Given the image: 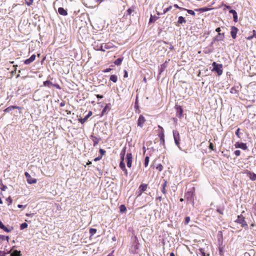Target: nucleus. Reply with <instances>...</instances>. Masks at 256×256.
Instances as JSON below:
<instances>
[{"instance_id": "nucleus-40", "label": "nucleus", "mask_w": 256, "mask_h": 256, "mask_svg": "<svg viewBox=\"0 0 256 256\" xmlns=\"http://www.w3.org/2000/svg\"><path fill=\"white\" fill-rule=\"evenodd\" d=\"M156 168L159 172H161L163 170V166L161 164H158L156 167Z\"/></svg>"}, {"instance_id": "nucleus-19", "label": "nucleus", "mask_w": 256, "mask_h": 256, "mask_svg": "<svg viewBox=\"0 0 256 256\" xmlns=\"http://www.w3.org/2000/svg\"><path fill=\"white\" fill-rule=\"evenodd\" d=\"M58 12L62 16H66L68 14V12L63 8H58Z\"/></svg>"}, {"instance_id": "nucleus-20", "label": "nucleus", "mask_w": 256, "mask_h": 256, "mask_svg": "<svg viewBox=\"0 0 256 256\" xmlns=\"http://www.w3.org/2000/svg\"><path fill=\"white\" fill-rule=\"evenodd\" d=\"M90 137H91V138H92V140L94 142V144H93L94 146H96L98 144L99 142L100 139V138L95 137L93 135H92L90 136Z\"/></svg>"}, {"instance_id": "nucleus-61", "label": "nucleus", "mask_w": 256, "mask_h": 256, "mask_svg": "<svg viewBox=\"0 0 256 256\" xmlns=\"http://www.w3.org/2000/svg\"><path fill=\"white\" fill-rule=\"evenodd\" d=\"M18 208H26V206H23V205H22V204H18Z\"/></svg>"}, {"instance_id": "nucleus-7", "label": "nucleus", "mask_w": 256, "mask_h": 256, "mask_svg": "<svg viewBox=\"0 0 256 256\" xmlns=\"http://www.w3.org/2000/svg\"><path fill=\"white\" fill-rule=\"evenodd\" d=\"M127 166L129 168L132 167V156L131 153H128L126 158Z\"/></svg>"}, {"instance_id": "nucleus-60", "label": "nucleus", "mask_w": 256, "mask_h": 256, "mask_svg": "<svg viewBox=\"0 0 256 256\" xmlns=\"http://www.w3.org/2000/svg\"><path fill=\"white\" fill-rule=\"evenodd\" d=\"M30 59L32 60L34 62L36 58V55L32 54L30 57Z\"/></svg>"}, {"instance_id": "nucleus-16", "label": "nucleus", "mask_w": 256, "mask_h": 256, "mask_svg": "<svg viewBox=\"0 0 256 256\" xmlns=\"http://www.w3.org/2000/svg\"><path fill=\"white\" fill-rule=\"evenodd\" d=\"M133 10L131 8H129L124 14V17L126 18L130 19V16L132 12H133Z\"/></svg>"}, {"instance_id": "nucleus-15", "label": "nucleus", "mask_w": 256, "mask_h": 256, "mask_svg": "<svg viewBox=\"0 0 256 256\" xmlns=\"http://www.w3.org/2000/svg\"><path fill=\"white\" fill-rule=\"evenodd\" d=\"M236 147L242 148V150H246L248 147L246 143L243 142H238L236 144Z\"/></svg>"}, {"instance_id": "nucleus-21", "label": "nucleus", "mask_w": 256, "mask_h": 256, "mask_svg": "<svg viewBox=\"0 0 256 256\" xmlns=\"http://www.w3.org/2000/svg\"><path fill=\"white\" fill-rule=\"evenodd\" d=\"M198 250H199V252H198V254L200 255V256H210V254H206L204 250L202 248H200Z\"/></svg>"}, {"instance_id": "nucleus-37", "label": "nucleus", "mask_w": 256, "mask_h": 256, "mask_svg": "<svg viewBox=\"0 0 256 256\" xmlns=\"http://www.w3.org/2000/svg\"><path fill=\"white\" fill-rule=\"evenodd\" d=\"M96 232V228H91L90 229V233L91 236L94 235Z\"/></svg>"}, {"instance_id": "nucleus-44", "label": "nucleus", "mask_w": 256, "mask_h": 256, "mask_svg": "<svg viewBox=\"0 0 256 256\" xmlns=\"http://www.w3.org/2000/svg\"><path fill=\"white\" fill-rule=\"evenodd\" d=\"M172 6H170L168 8H165L164 10V14H166L168 12L170 11L172 9Z\"/></svg>"}, {"instance_id": "nucleus-62", "label": "nucleus", "mask_w": 256, "mask_h": 256, "mask_svg": "<svg viewBox=\"0 0 256 256\" xmlns=\"http://www.w3.org/2000/svg\"><path fill=\"white\" fill-rule=\"evenodd\" d=\"M216 31L218 33H220V32L221 31L220 28H216Z\"/></svg>"}, {"instance_id": "nucleus-6", "label": "nucleus", "mask_w": 256, "mask_h": 256, "mask_svg": "<svg viewBox=\"0 0 256 256\" xmlns=\"http://www.w3.org/2000/svg\"><path fill=\"white\" fill-rule=\"evenodd\" d=\"M24 175L26 178L27 182L29 184H34L36 182V180L34 178H32L28 172H25Z\"/></svg>"}, {"instance_id": "nucleus-59", "label": "nucleus", "mask_w": 256, "mask_h": 256, "mask_svg": "<svg viewBox=\"0 0 256 256\" xmlns=\"http://www.w3.org/2000/svg\"><path fill=\"white\" fill-rule=\"evenodd\" d=\"M124 77L125 78H127L128 76V74L127 71L126 70H124Z\"/></svg>"}, {"instance_id": "nucleus-17", "label": "nucleus", "mask_w": 256, "mask_h": 256, "mask_svg": "<svg viewBox=\"0 0 256 256\" xmlns=\"http://www.w3.org/2000/svg\"><path fill=\"white\" fill-rule=\"evenodd\" d=\"M230 13L232 14L233 16L234 20V22H238V14L235 10H230L229 12Z\"/></svg>"}, {"instance_id": "nucleus-57", "label": "nucleus", "mask_w": 256, "mask_h": 256, "mask_svg": "<svg viewBox=\"0 0 256 256\" xmlns=\"http://www.w3.org/2000/svg\"><path fill=\"white\" fill-rule=\"evenodd\" d=\"M157 19V18H156L154 20V18L152 16H151L150 18V22H152L154 20H156Z\"/></svg>"}, {"instance_id": "nucleus-42", "label": "nucleus", "mask_w": 256, "mask_h": 256, "mask_svg": "<svg viewBox=\"0 0 256 256\" xmlns=\"http://www.w3.org/2000/svg\"><path fill=\"white\" fill-rule=\"evenodd\" d=\"M186 10L187 11L188 13L190 15H192V16H194L195 15V12L194 10H186Z\"/></svg>"}, {"instance_id": "nucleus-30", "label": "nucleus", "mask_w": 256, "mask_h": 256, "mask_svg": "<svg viewBox=\"0 0 256 256\" xmlns=\"http://www.w3.org/2000/svg\"><path fill=\"white\" fill-rule=\"evenodd\" d=\"M110 80L112 81V82H116L118 80V77L116 76V75H112L110 76Z\"/></svg>"}, {"instance_id": "nucleus-12", "label": "nucleus", "mask_w": 256, "mask_h": 256, "mask_svg": "<svg viewBox=\"0 0 256 256\" xmlns=\"http://www.w3.org/2000/svg\"><path fill=\"white\" fill-rule=\"evenodd\" d=\"M176 116L180 118L182 116L183 110L180 106H176Z\"/></svg>"}, {"instance_id": "nucleus-22", "label": "nucleus", "mask_w": 256, "mask_h": 256, "mask_svg": "<svg viewBox=\"0 0 256 256\" xmlns=\"http://www.w3.org/2000/svg\"><path fill=\"white\" fill-rule=\"evenodd\" d=\"M212 9V8H208L206 7H203V8H200L198 9H196L195 10L197 11V12H207V11L210 10Z\"/></svg>"}, {"instance_id": "nucleus-11", "label": "nucleus", "mask_w": 256, "mask_h": 256, "mask_svg": "<svg viewBox=\"0 0 256 256\" xmlns=\"http://www.w3.org/2000/svg\"><path fill=\"white\" fill-rule=\"evenodd\" d=\"M111 108V106L110 104H106L104 108H103L102 113L100 115V116H102L104 114H106L108 113V111H109Z\"/></svg>"}, {"instance_id": "nucleus-29", "label": "nucleus", "mask_w": 256, "mask_h": 256, "mask_svg": "<svg viewBox=\"0 0 256 256\" xmlns=\"http://www.w3.org/2000/svg\"><path fill=\"white\" fill-rule=\"evenodd\" d=\"M11 256H22V254L20 251L14 250L11 254Z\"/></svg>"}, {"instance_id": "nucleus-51", "label": "nucleus", "mask_w": 256, "mask_h": 256, "mask_svg": "<svg viewBox=\"0 0 256 256\" xmlns=\"http://www.w3.org/2000/svg\"><path fill=\"white\" fill-rule=\"evenodd\" d=\"M174 6L176 8H178V9H180V10H185V8H180V6H178L177 4H174Z\"/></svg>"}, {"instance_id": "nucleus-2", "label": "nucleus", "mask_w": 256, "mask_h": 256, "mask_svg": "<svg viewBox=\"0 0 256 256\" xmlns=\"http://www.w3.org/2000/svg\"><path fill=\"white\" fill-rule=\"evenodd\" d=\"M213 68L212 70V72H216L218 76H220L222 74V64H218L216 62H213L212 64Z\"/></svg>"}, {"instance_id": "nucleus-18", "label": "nucleus", "mask_w": 256, "mask_h": 256, "mask_svg": "<svg viewBox=\"0 0 256 256\" xmlns=\"http://www.w3.org/2000/svg\"><path fill=\"white\" fill-rule=\"evenodd\" d=\"M8 240L9 237L8 236H4V235L0 234V244H2L4 241L8 242Z\"/></svg>"}, {"instance_id": "nucleus-46", "label": "nucleus", "mask_w": 256, "mask_h": 256, "mask_svg": "<svg viewBox=\"0 0 256 256\" xmlns=\"http://www.w3.org/2000/svg\"><path fill=\"white\" fill-rule=\"evenodd\" d=\"M216 211L221 214H224V209L223 208H217Z\"/></svg>"}, {"instance_id": "nucleus-13", "label": "nucleus", "mask_w": 256, "mask_h": 256, "mask_svg": "<svg viewBox=\"0 0 256 256\" xmlns=\"http://www.w3.org/2000/svg\"><path fill=\"white\" fill-rule=\"evenodd\" d=\"M238 31V29L236 27L234 26L231 27L230 34L232 38L235 39L236 38Z\"/></svg>"}, {"instance_id": "nucleus-28", "label": "nucleus", "mask_w": 256, "mask_h": 256, "mask_svg": "<svg viewBox=\"0 0 256 256\" xmlns=\"http://www.w3.org/2000/svg\"><path fill=\"white\" fill-rule=\"evenodd\" d=\"M44 86H48V88H51L52 86V83L50 80L44 81L43 83Z\"/></svg>"}, {"instance_id": "nucleus-23", "label": "nucleus", "mask_w": 256, "mask_h": 256, "mask_svg": "<svg viewBox=\"0 0 256 256\" xmlns=\"http://www.w3.org/2000/svg\"><path fill=\"white\" fill-rule=\"evenodd\" d=\"M111 46L108 45V44H104V45H101L100 48L99 50L104 52L106 49L110 48Z\"/></svg>"}, {"instance_id": "nucleus-35", "label": "nucleus", "mask_w": 256, "mask_h": 256, "mask_svg": "<svg viewBox=\"0 0 256 256\" xmlns=\"http://www.w3.org/2000/svg\"><path fill=\"white\" fill-rule=\"evenodd\" d=\"M149 162V157L148 156H146L144 159V164L145 167H147Z\"/></svg>"}, {"instance_id": "nucleus-25", "label": "nucleus", "mask_w": 256, "mask_h": 256, "mask_svg": "<svg viewBox=\"0 0 256 256\" xmlns=\"http://www.w3.org/2000/svg\"><path fill=\"white\" fill-rule=\"evenodd\" d=\"M146 188H147V184H142L139 186V188H138L140 191H141V192L146 191Z\"/></svg>"}, {"instance_id": "nucleus-53", "label": "nucleus", "mask_w": 256, "mask_h": 256, "mask_svg": "<svg viewBox=\"0 0 256 256\" xmlns=\"http://www.w3.org/2000/svg\"><path fill=\"white\" fill-rule=\"evenodd\" d=\"M6 200L8 202H9V204H8V205H10V204H12V198H10V196H9L8 198H6Z\"/></svg>"}, {"instance_id": "nucleus-4", "label": "nucleus", "mask_w": 256, "mask_h": 256, "mask_svg": "<svg viewBox=\"0 0 256 256\" xmlns=\"http://www.w3.org/2000/svg\"><path fill=\"white\" fill-rule=\"evenodd\" d=\"M173 136L175 144L178 148L180 150H182L180 145V136L179 132L176 130H173Z\"/></svg>"}, {"instance_id": "nucleus-41", "label": "nucleus", "mask_w": 256, "mask_h": 256, "mask_svg": "<svg viewBox=\"0 0 256 256\" xmlns=\"http://www.w3.org/2000/svg\"><path fill=\"white\" fill-rule=\"evenodd\" d=\"M33 61L32 60H31L30 58H29L26 60L24 62V63L26 64H30Z\"/></svg>"}, {"instance_id": "nucleus-55", "label": "nucleus", "mask_w": 256, "mask_h": 256, "mask_svg": "<svg viewBox=\"0 0 256 256\" xmlns=\"http://www.w3.org/2000/svg\"><path fill=\"white\" fill-rule=\"evenodd\" d=\"M224 10H225L226 9H230L231 8L230 6L226 4H224Z\"/></svg>"}, {"instance_id": "nucleus-63", "label": "nucleus", "mask_w": 256, "mask_h": 256, "mask_svg": "<svg viewBox=\"0 0 256 256\" xmlns=\"http://www.w3.org/2000/svg\"><path fill=\"white\" fill-rule=\"evenodd\" d=\"M253 38H254V35L250 36L246 38L248 40H251Z\"/></svg>"}, {"instance_id": "nucleus-32", "label": "nucleus", "mask_w": 256, "mask_h": 256, "mask_svg": "<svg viewBox=\"0 0 256 256\" xmlns=\"http://www.w3.org/2000/svg\"><path fill=\"white\" fill-rule=\"evenodd\" d=\"M1 228L2 229L4 232H10L13 230L12 227L8 228L4 225V227H2Z\"/></svg>"}, {"instance_id": "nucleus-31", "label": "nucleus", "mask_w": 256, "mask_h": 256, "mask_svg": "<svg viewBox=\"0 0 256 256\" xmlns=\"http://www.w3.org/2000/svg\"><path fill=\"white\" fill-rule=\"evenodd\" d=\"M1 228L2 229L4 232H10L13 230L12 227L8 228L4 225V227H2Z\"/></svg>"}, {"instance_id": "nucleus-47", "label": "nucleus", "mask_w": 256, "mask_h": 256, "mask_svg": "<svg viewBox=\"0 0 256 256\" xmlns=\"http://www.w3.org/2000/svg\"><path fill=\"white\" fill-rule=\"evenodd\" d=\"M209 148L210 149L212 150H214V146L212 142H210V146H209Z\"/></svg>"}, {"instance_id": "nucleus-43", "label": "nucleus", "mask_w": 256, "mask_h": 256, "mask_svg": "<svg viewBox=\"0 0 256 256\" xmlns=\"http://www.w3.org/2000/svg\"><path fill=\"white\" fill-rule=\"evenodd\" d=\"M190 218L189 216H186L185 218L184 224H188V222H190Z\"/></svg>"}, {"instance_id": "nucleus-49", "label": "nucleus", "mask_w": 256, "mask_h": 256, "mask_svg": "<svg viewBox=\"0 0 256 256\" xmlns=\"http://www.w3.org/2000/svg\"><path fill=\"white\" fill-rule=\"evenodd\" d=\"M218 250H219L220 254V255H222L223 254V248H222L220 247L218 248Z\"/></svg>"}, {"instance_id": "nucleus-45", "label": "nucleus", "mask_w": 256, "mask_h": 256, "mask_svg": "<svg viewBox=\"0 0 256 256\" xmlns=\"http://www.w3.org/2000/svg\"><path fill=\"white\" fill-rule=\"evenodd\" d=\"M99 152L100 154V156H102L104 154L106 153V150H103L102 148H100L99 150Z\"/></svg>"}, {"instance_id": "nucleus-56", "label": "nucleus", "mask_w": 256, "mask_h": 256, "mask_svg": "<svg viewBox=\"0 0 256 256\" xmlns=\"http://www.w3.org/2000/svg\"><path fill=\"white\" fill-rule=\"evenodd\" d=\"M240 128H238L236 132V134L240 138Z\"/></svg>"}, {"instance_id": "nucleus-52", "label": "nucleus", "mask_w": 256, "mask_h": 256, "mask_svg": "<svg viewBox=\"0 0 256 256\" xmlns=\"http://www.w3.org/2000/svg\"><path fill=\"white\" fill-rule=\"evenodd\" d=\"M111 70H112V68H107L103 70L102 72H110Z\"/></svg>"}, {"instance_id": "nucleus-14", "label": "nucleus", "mask_w": 256, "mask_h": 256, "mask_svg": "<svg viewBox=\"0 0 256 256\" xmlns=\"http://www.w3.org/2000/svg\"><path fill=\"white\" fill-rule=\"evenodd\" d=\"M92 112L91 111H89L88 114L86 115L84 118H80L78 120L79 122L83 124H84L88 119L89 117H90L92 115Z\"/></svg>"}, {"instance_id": "nucleus-5", "label": "nucleus", "mask_w": 256, "mask_h": 256, "mask_svg": "<svg viewBox=\"0 0 256 256\" xmlns=\"http://www.w3.org/2000/svg\"><path fill=\"white\" fill-rule=\"evenodd\" d=\"M237 223L242 224V227L248 226L246 222L245 221L244 218L242 215L238 216L237 219L235 220Z\"/></svg>"}, {"instance_id": "nucleus-8", "label": "nucleus", "mask_w": 256, "mask_h": 256, "mask_svg": "<svg viewBox=\"0 0 256 256\" xmlns=\"http://www.w3.org/2000/svg\"><path fill=\"white\" fill-rule=\"evenodd\" d=\"M224 38V33L220 34L218 33L216 36L214 37L211 44H212L215 41H222L223 40Z\"/></svg>"}, {"instance_id": "nucleus-27", "label": "nucleus", "mask_w": 256, "mask_h": 256, "mask_svg": "<svg viewBox=\"0 0 256 256\" xmlns=\"http://www.w3.org/2000/svg\"><path fill=\"white\" fill-rule=\"evenodd\" d=\"M123 60V58H120L116 59L114 62V64L116 66H120Z\"/></svg>"}, {"instance_id": "nucleus-50", "label": "nucleus", "mask_w": 256, "mask_h": 256, "mask_svg": "<svg viewBox=\"0 0 256 256\" xmlns=\"http://www.w3.org/2000/svg\"><path fill=\"white\" fill-rule=\"evenodd\" d=\"M102 156H98V157L96 158H94V160L95 162H97V161L100 160H101V159H102Z\"/></svg>"}, {"instance_id": "nucleus-58", "label": "nucleus", "mask_w": 256, "mask_h": 256, "mask_svg": "<svg viewBox=\"0 0 256 256\" xmlns=\"http://www.w3.org/2000/svg\"><path fill=\"white\" fill-rule=\"evenodd\" d=\"M34 2V0H29L28 2H27V4L28 6H30Z\"/></svg>"}, {"instance_id": "nucleus-54", "label": "nucleus", "mask_w": 256, "mask_h": 256, "mask_svg": "<svg viewBox=\"0 0 256 256\" xmlns=\"http://www.w3.org/2000/svg\"><path fill=\"white\" fill-rule=\"evenodd\" d=\"M52 86L56 87L58 89H60L61 88L60 86L58 84H52Z\"/></svg>"}, {"instance_id": "nucleus-33", "label": "nucleus", "mask_w": 256, "mask_h": 256, "mask_svg": "<svg viewBox=\"0 0 256 256\" xmlns=\"http://www.w3.org/2000/svg\"><path fill=\"white\" fill-rule=\"evenodd\" d=\"M14 109V106H8V108H6L4 110V112H10V111H12Z\"/></svg>"}, {"instance_id": "nucleus-26", "label": "nucleus", "mask_w": 256, "mask_h": 256, "mask_svg": "<svg viewBox=\"0 0 256 256\" xmlns=\"http://www.w3.org/2000/svg\"><path fill=\"white\" fill-rule=\"evenodd\" d=\"M178 23L180 24H182L184 23H186V20H185L184 18L182 16H180L178 17Z\"/></svg>"}, {"instance_id": "nucleus-34", "label": "nucleus", "mask_w": 256, "mask_h": 256, "mask_svg": "<svg viewBox=\"0 0 256 256\" xmlns=\"http://www.w3.org/2000/svg\"><path fill=\"white\" fill-rule=\"evenodd\" d=\"M250 178L252 180H256V174L254 173H250Z\"/></svg>"}, {"instance_id": "nucleus-64", "label": "nucleus", "mask_w": 256, "mask_h": 256, "mask_svg": "<svg viewBox=\"0 0 256 256\" xmlns=\"http://www.w3.org/2000/svg\"><path fill=\"white\" fill-rule=\"evenodd\" d=\"M6 186H2V188H1L2 190L4 191L6 189Z\"/></svg>"}, {"instance_id": "nucleus-39", "label": "nucleus", "mask_w": 256, "mask_h": 256, "mask_svg": "<svg viewBox=\"0 0 256 256\" xmlns=\"http://www.w3.org/2000/svg\"><path fill=\"white\" fill-rule=\"evenodd\" d=\"M120 212H124L126 210V208L124 206V205H123V204L121 205L120 206Z\"/></svg>"}, {"instance_id": "nucleus-9", "label": "nucleus", "mask_w": 256, "mask_h": 256, "mask_svg": "<svg viewBox=\"0 0 256 256\" xmlns=\"http://www.w3.org/2000/svg\"><path fill=\"white\" fill-rule=\"evenodd\" d=\"M168 64L167 61H166L163 64H161L158 68L159 72L158 74V78L160 77L162 73L164 72L165 69L167 68Z\"/></svg>"}, {"instance_id": "nucleus-10", "label": "nucleus", "mask_w": 256, "mask_h": 256, "mask_svg": "<svg viewBox=\"0 0 256 256\" xmlns=\"http://www.w3.org/2000/svg\"><path fill=\"white\" fill-rule=\"evenodd\" d=\"M146 122V119L144 116L142 115H140L138 120V126L140 128H142L144 126V123Z\"/></svg>"}, {"instance_id": "nucleus-48", "label": "nucleus", "mask_w": 256, "mask_h": 256, "mask_svg": "<svg viewBox=\"0 0 256 256\" xmlns=\"http://www.w3.org/2000/svg\"><path fill=\"white\" fill-rule=\"evenodd\" d=\"M234 154L236 156H239L240 154V150H236L234 151Z\"/></svg>"}, {"instance_id": "nucleus-36", "label": "nucleus", "mask_w": 256, "mask_h": 256, "mask_svg": "<svg viewBox=\"0 0 256 256\" xmlns=\"http://www.w3.org/2000/svg\"><path fill=\"white\" fill-rule=\"evenodd\" d=\"M230 92L232 94H238V90L234 87H232L230 88Z\"/></svg>"}, {"instance_id": "nucleus-38", "label": "nucleus", "mask_w": 256, "mask_h": 256, "mask_svg": "<svg viewBox=\"0 0 256 256\" xmlns=\"http://www.w3.org/2000/svg\"><path fill=\"white\" fill-rule=\"evenodd\" d=\"M28 225L26 222H24L20 224V230H24L26 228H27Z\"/></svg>"}, {"instance_id": "nucleus-3", "label": "nucleus", "mask_w": 256, "mask_h": 256, "mask_svg": "<svg viewBox=\"0 0 256 256\" xmlns=\"http://www.w3.org/2000/svg\"><path fill=\"white\" fill-rule=\"evenodd\" d=\"M194 188H192V190L188 191L185 194L184 198L188 202H192L194 204Z\"/></svg>"}, {"instance_id": "nucleus-1", "label": "nucleus", "mask_w": 256, "mask_h": 256, "mask_svg": "<svg viewBox=\"0 0 256 256\" xmlns=\"http://www.w3.org/2000/svg\"><path fill=\"white\" fill-rule=\"evenodd\" d=\"M126 148H124L120 152V157L121 161L120 164V167L124 172L126 176H127L128 175V171L126 168L125 164L124 162V156H125V154H126Z\"/></svg>"}, {"instance_id": "nucleus-24", "label": "nucleus", "mask_w": 256, "mask_h": 256, "mask_svg": "<svg viewBox=\"0 0 256 256\" xmlns=\"http://www.w3.org/2000/svg\"><path fill=\"white\" fill-rule=\"evenodd\" d=\"M159 137L160 138V143L162 144H164V132H161L159 134Z\"/></svg>"}]
</instances>
